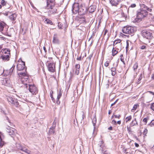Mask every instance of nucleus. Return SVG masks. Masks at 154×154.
<instances>
[{"label": "nucleus", "mask_w": 154, "mask_h": 154, "mask_svg": "<svg viewBox=\"0 0 154 154\" xmlns=\"http://www.w3.org/2000/svg\"><path fill=\"white\" fill-rule=\"evenodd\" d=\"M140 8L137 12L136 19L140 21L142 19L146 17L148 15V12H151V9L148 7L144 4L140 5Z\"/></svg>", "instance_id": "1"}, {"label": "nucleus", "mask_w": 154, "mask_h": 154, "mask_svg": "<svg viewBox=\"0 0 154 154\" xmlns=\"http://www.w3.org/2000/svg\"><path fill=\"white\" fill-rule=\"evenodd\" d=\"M141 34L143 37L147 40V42L149 43L150 42V40L152 37V31L150 30H143L141 31Z\"/></svg>", "instance_id": "2"}, {"label": "nucleus", "mask_w": 154, "mask_h": 154, "mask_svg": "<svg viewBox=\"0 0 154 154\" xmlns=\"http://www.w3.org/2000/svg\"><path fill=\"white\" fill-rule=\"evenodd\" d=\"M122 30L124 33L131 35V36L134 35V32L133 27L131 26H125L122 28Z\"/></svg>", "instance_id": "3"}, {"label": "nucleus", "mask_w": 154, "mask_h": 154, "mask_svg": "<svg viewBox=\"0 0 154 154\" xmlns=\"http://www.w3.org/2000/svg\"><path fill=\"white\" fill-rule=\"evenodd\" d=\"M145 100L146 103H148L152 101L154 96V93L151 91H147L146 93Z\"/></svg>", "instance_id": "4"}, {"label": "nucleus", "mask_w": 154, "mask_h": 154, "mask_svg": "<svg viewBox=\"0 0 154 154\" xmlns=\"http://www.w3.org/2000/svg\"><path fill=\"white\" fill-rule=\"evenodd\" d=\"M7 99L8 102H10L13 106L16 107L19 106V103L17 99L10 96L7 97Z\"/></svg>", "instance_id": "5"}, {"label": "nucleus", "mask_w": 154, "mask_h": 154, "mask_svg": "<svg viewBox=\"0 0 154 154\" xmlns=\"http://www.w3.org/2000/svg\"><path fill=\"white\" fill-rule=\"evenodd\" d=\"M29 90L30 92L33 94H36L38 92V90L37 88L34 85H29Z\"/></svg>", "instance_id": "6"}, {"label": "nucleus", "mask_w": 154, "mask_h": 154, "mask_svg": "<svg viewBox=\"0 0 154 154\" xmlns=\"http://www.w3.org/2000/svg\"><path fill=\"white\" fill-rule=\"evenodd\" d=\"M47 6L46 8L47 9H52L55 5L54 2L53 0H46Z\"/></svg>", "instance_id": "7"}, {"label": "nucleus", "mask_w": 154, "mask_h": 154, "mask_svg": "<svg viewBox=\"0 0 154 154\" xmlns=\"http://www.w3.org/2000/svg\"><path fill=\"white\" fill-rule=\"evenodd\" d=\"M79 5L78 3H75L73 4L72 9V12L74 14L78 13L79 8Z\"/></svg>", "instance_id": "8"}, {"label": "nucleus", "mask_w": 154, "mask_h": 154, "mask_svg": "<svg viewBox=\"0 0 154 154\" xmlns=\"http://www.w3.org/2000/svg\"><path fill=\"white\" fill-rule=\"evenodd\" d=\"M55 64L53 63H48L47 66L48 70L50 72H53L55 71Z\"/></svg>", "instance_id": "9"}, {"label": "nucleus", "mask_w": 154, "mask_h": 154, "mask_svg": "<svg viewBox=\"0 0 154 154\" xmlns=\"http://www.w3.org/2000/svg\"><path fill=\"white\" fill-rule=\"evenodd\" d=\"M16 131L15 129L9 126H8L6 128V131L9 133V135H14Z\"/></svg>", "instance_id": "10"}, {"label": "nucleus", "mask_w": 154, "mask_h": 154, "mask_svg": "<svg viewBox=\"0 0 154 154\" xmlns=\"http://www.w3.org/2000/svg\"><path fill=\"white\" fill-rule=\"evenodd\" d=\"M87 12V9L84 7H80L78 14L79 15H84Z\"/></svg>", "instance_id": "11"}, {"label": "nucleus", "mask_w": 154, "mask_h": 154, "mask_svg": "<svg viewBox=\"0 0 154 154\" xmlns=\"http://www.w3.org/2000/svg\"><path fill=\"white\" fill-rule=\"evenodd\" d=\"M2 83L3 85L6 86H9L11 85V82L8 78H5L2 81Z\"/></svg>", "instance_id": "12"}, {"label": "nucleus", "mask_w": 154, "mask_h": 154, "mask_svg": "<svg viewBox=\"0 0 154 154\" xmlns=\"http://www.w3.org/2000/svg\"><path fill=\"white\" fill-rule=\"evenodd\" d=\"M25 66L24 62L22 61L21 64H18L17 65V67L18 70L21 71L23 70Z\"/></svg>", "instance_id": "13"}, {"label": "nucleus", "mask_w": 154, "mask_h": 154, "mask_svg": "<svg viewBox=\"0 0 154 154\" xmlns=\"http://www.w3.org/2000/svg\"><path fill=\"white\" fill-rule=\"evenodd\" d=\"M5 24L3 22H0V32L5 34L6 33V29H4Z\"/></svg>", "instance_id": "14"}, {"label": "nucleus", "mask_w": 154, "mask_h": 154, "mask_svg": "<svg viewBox=\"0 0 154 154\" xmlns=\"http://www.w3.org/2000/svg\"><path fill=\"white\" fill-rule=\"evenodd\" d=\"M98 145L100 146V151L103 152L105 150V148L106 147L103 144V142L102 140L99 142Z\"/></svg>", "instance_id": "15"}, {"label": "nucleus", "mask_w": 154, "mask_h": 154, "mask_svg": "<svg viewBox=\"0 0 154 154\" xmlns=\"http://www.w3.org/2000/svg\"><path fill=\"white\" fill-rule=\"evenodd\" d=\"M121 1V0H110V2L112 6H116Z\"/></svg>", "instance_id": "16"}, {"label": "nucleus", "mask_w": 154, "mask_h": 154, "mask_svg": "<svg viewBox=\"0 0 154 154\" xmlns=\"http://www.w3.org/2000/svg\"><path fill=\"white\" fill-rule=\"evenodd\" d=\"M10 55H8V54H3L0 57L2 58L3 60L4 61H8L9 60L10 58Z\"/></svg>", "instance_id": "17"}, {"label": "nucleus", "mask_w": 154, "mask_h": 154, "mask_svg": "<svg viewBox=\"0 0 154 154\" xmlns=\"http://www.w3.org/2000/svg\"><path fill=\"white\" fill-rule=\"evenodd\" d=\"M75 73L77 75H78L79 73V70L80 69V65L77 64L75 65Z\"/></svg>", "instance_id": "18"}, {"label": "nucleus", "mask_w": 154, "mask_h": 154, "mask_svg": "<svg viewBox=\"0 0 154 154\" xmlns=\"http://www.w3.org/2000/svg\"><path fill=\"white\" fill-rule=\"evenodd\" d=\"M57 34H54V36L53 37V39L52 41L53 43L55 44H59V41L58 38H57Z\"/></svg>", "instance_id": "19"}, {"label": "nucleus", "mask_w": 154, "mask_h": 154, "mask_svg": "<svg viewBox=\"0 0 154 154\" xmlns=\"http://www.w3.org/2000/svg\"><path fill=\"white\" fill-rule=\"evenodd\" d=\"M96 8V6L95 5H91L88 8L89 12L91 13H93L95 11Z\"/></svg>", "instance_id": "20"}, {"label": "nucleus", "mask_w": 154, "mask_h": 154, "mask_svg": "<svg viewBox=\"0 0 154 154\" xmlns=\"http://www.w3.org/2000/svg\"><path fill=\"white\" fill-rule=\"evenodd\" d=\"M62 96V93L61 90H60L59 91L57 92V103L58 104L60 103V101H59V99Z\"/></svg>", "instance_id": "21"}, {"label": "nucleus", "mask_w": 154, "mask_h": 154, "mask_svg": "<svg viewBox=\"0 0 154 154\" xmlns=\"http://www.w3.org/2000/svg\"><path fill=\"white\" fill-rule=\"evenodd\" d=\"M1 52L5 55H10V50L8 49L5 48L2 50Z\"/></svg>", "instance_id": "22"}, {"label": "nucleus", "mask_w": 154, "mask_h": 154, "mask_svg": "<svg viewBox=\"0 0 154 154\" xmlns=\"http://www.w3.org/2000/svg\"><path fill=\"white\" fill-rule=\"evenodd\" d=\"M135 10L134 8L129 7L128 10V12L130 15H132L134 12Z\"/></svg>", "instance_id": "23"}, {"label": "nucleus", "mask_w": 154, "mask_h": 154, "mask_svg": "<svg viewBox=\"0 0 154 154\" xmlns=\"http://www.w3.org/2000/svg\"><path fill=\"white\" fill-rule=\"evenodd\" d=\"M78 20L79 21L80 23H85V19L84 17H79Z\"/></svg>", "instance_id": "24"}, {"label": "nucleus", "mask_w": 154, "mask_h": 154, "mask_svg": "<svg viewBox=\"0 0 154 154\" xmlns=\"http://www.w3.org/2000/svg\"><path fill=\"white\" fill-rule=\"evenodd\" d=\"M17 17L16 15L14 13L11 14L10 17V19L11 20H14L16 19Z\"/></svg>", "instance_id": "25"}, {"label": "nucleus", "mask_w": 154, "mask_h": 154, "mask_svg": "<svg viewBox=\"0 0 154 154\" xmlns=\"http://www.w3.org/2000/svg\"><path fill=\"white\" fill-rule=\"evenodd\" d=\"M21 151H23L28 154H30L31 151L28 149H26L24 147H23Z\"/></svg>", "instance_id": "26"}, {"label": "nucleus", "mask_w": 154, "mask_h": 154, "mask_svg": "<svg viewBox=\"0 0 154 154\" xmlns=\"http://www.w3.org/2000/svg\"><path fill=\"white\" fill-rule=\"evenodd\" d=\"M16 148L19 150H21L23 147L21 146V145L19 143H17L16 144Z\"/></svg>", "instance_id": "27"}, {"label": "nucleus", "mask_w": 154, "mask_h": 154, "mask_svg": "<svg viewBox=\"0 0 154 154\" xmlns=\"http://www.w3.org/2000/svg\"><path fill=\"white\" fill-rule=\"evenodd\" d=\"M44 22L46 23L49 24L51 25L53 24L52 21L49 19H48V18H46L45 19V20L44 21Z\"/></svg>", "instance_id": "28"}, {"label": "nucleus", "mask_w": 154, "mask_h": 154, "mask_svg": "<svg viewBox=\"0 0 154 154\" xmlns=\"http://www.w3.org/2000/svg\"><path fill=\"white\" fill-rule=\"evenodd\" d=\"M116 68L115 67H112L111 68V74L112 76H114L116 74Z\"/></svg>", "instance_id": "29"}, {"label": "nucleus", "mask_w": 154, "mask_h": 154, "mask_svg": "<svg viewBox=\"0 0 154 154\" xmlns=\"http://www.w3.org/2000/svg\"><path fill=\"white\" fill-rule=\"evenodd\" d=\"M112 55L114 56L118 53V52L117 51H116V49H115L113 47L112 48Z\"/></svg>", "instance_id": "30"}, {"label": "nucleus", "mask_w": 154, "mask_h": 154, "mask_svg": "<svg viewBox=\"0 0 154 154\" xmlns=\"http://www.w3.org/2000/svg\"><path fill=\"white\" fill-rule=\"evenodd\" d=\"M92 122L93 124V125L94 126V128H95V126L96 123V118L95 116H94V118H93Z\"/></svg>", "instance_id": "31"}, {"label": "nucleus", "mask_w": 154, "mask_h": 154, "mask_svg": "<svg viewBox=\"0 0 154 154\" xmlns=\"http://www.w3.org/2000/svg\"><path fill=\"white\" fill-rule=\"evenodd\" d=\"M121 42V41L120 39H118L117 40H115L113 43V46H114V45H118V44H120V43Z\"/></svg>", "instance_id": "32"}, {"label": "nucleus", "mask_w": 154, "mask_h": 154, "mask_svg": "<svg viewBox=\"0 0 154 154\" xmlns=\"http://www.w3.org/2000/svg\"><path fill=\"white\" fill-rule=\"evenodd\" d=\"M131 123H132V126H133L134 125H135L138 124L137 123L136 121V118H135L134 120L132 121L131 122Z\"/></svg>", "instance_id": "33"}, {"label": "nucleus", "mask_w": 154, "mask_h": 154, "mask_svg": "<svg viewBox=\"0 0 154 154\" xmlns=\"http://www.w3.org/2000/svg\"><path fill=\"white\" fill-rule=\"evenodd\" d=\"M5 143L3 140V139H1V140H0V147H2V146L5 145Z\"/></svg>", "instance_id": "34"}, {"label": "nucleus", "mask_w": 154, "mask_h": 154, "mask_svg": "<svg viewBox=\"0 0 154 154\" xmlns=\"http://www.w3.org/2000/svg\"><path fill=\"white\" fill-rule=\"evenodd\" d=\"M122 43L118 44L116 46L115 48L116 50H119L121 49Z\"/></svg>", "instance_id": "35"}, {"label": "nucleus", "mask_w": 154, "mask_h": 154, "mask_svg": "<svg viewBox=\"0 0 154 154\" xmlns=\"http://www.w3.org/2000/svg\"><path fill=\"white\" fill-rule=\"evenodd\" d=\"M82 118L81 119V122H82V120H83L84 118L85 117V114L84 113L83 111H82Z\"/></svg>", "instance_id": "36"}, {"label": "nucleus", "mask_w": 154, "mask_h": 154, "mask_svg": "<svg viewBox=\"0 0 154 154\" xmlns=\"http://www.w3.org/2000/svg\"><path fill=\"white\" fill-rule=\"evenodd\" d=\"M138 67V63H136L133 66L134 70V71H135Z\"/></svg>", "instance_id": "37"}, {"label": "nucleus", "mask_w": 154, "mask_h": 154, "mask_svg": "<svg viewBox=\"0 0 154 154\" xmlns=\"http://www.w3.org/2000/svg\"><path fill=\"white\" fill-rule=\"evenodd\" d=\"M56 121L55 120H54L52 126L51 127V128L55 129L56 126Z\"/></svg>", "instance_id": "38"}, {"label": "nucleus", "mask_w": 154, "mask_h": 154, "mask_svg": "<svg viewBox=\"0 0 154 154\" xmlns=\"http://www.w3.org/2000/svg\"><path fill=\"white\" fill-rule=\"evenodd\" d=\"M26 73L24 72H20L18 73V75L20 77L21 76V77H24L25 75H26Z\"/></svg>", "instance_id": "39"}, {"label": "nucleus", "mask_w": 154, "mask_h": 154, "mask_svg": "<svg viewBox=\"0 0 154 154\" xmlns=\"http://www.w3.org/2000/svg\"><path fill=\"white\" fill-rule=\"evenodd\" d=\"M29 76L28 75L26 74V75H25L24 77H22V79H24L25 80V81H26L27 80H28L29 79Z\"/></svg>", "instance_id": "40"}, {"label": "nucleus", "mask_w": 154, "mask_h": 154, "mask_svg": "<svg viewBox=\"0 0 154 154\" xmlns=\"http://www.w3.org/2000/svg\"><path fill=\"white\" fill-rule=\"evenodd\" d=\"M54 129L53 128H50L49 130L48 131V133L50 134H51L53 133H54Z\"/></svg>", "instance_id": "41"}, {"label": "nucleus", "mask_w": 154, "mask_h": 154, "mask_svg": "<svg viewBox=\"0 0 154 154\" xmlns=\"http://www.w3.org/2000/svg\"><path fill=\"white\" fill-rule=\"evenodd\" d=\"M131 119V116H129L127 117L125 119L126 122H128L130 121Z\"/></svg>", "instance_id": "42"}, {"label": "nucleus", "mask_w": 154, "mask_h": 154, "mask_svg": "<svg viewBox=\"0 0 154 154\" xmlns=\"http://www.w3.org/2000/svg\"><path fill=\"white\" fill-rule=\"evenodd\" d=\"M138 106V105L137 104H135L133 107V109H131L132 112H134V110H135L137 109V106Z\"/></svg>", "instance_id": "43"}, {"label": "nucleus", "mask_w": 154, "mask_h": 154, "mask_svg": "<svg viewBox=\"0 0 154 154\" xmlns=\"http://www.w3.org/2000/svg\"><path fill=\"white\" fill-rule=\"evenodd\" d=\"M148 119V117L145 118L143 119V122L144 123L145 125H146Z\"/></svg>", "instance_id": "44"}, {"label": "nucleus", "mask_w": 154, "mask_h": 154, "mask_svg": "<svg viewBox=\"0 0 154 154\" xmlns=\"http://www.w3.org/2000/svg\"><path fill=\"white\" fill-rule=\"evenodd\" d=\"M148 125L151 127L154 126V120H152L149 124H148Z\"/></svg>", "instance_id": "45"}, {"label": "nucleus", "mask_w": 154, "mask_h": 154, "mask_svg": "<svg viewBox=\"0 0 154 154\" xmlns=\"http://www.w3.org/2000/svg\"><path fill=\"white\" fill-rule=\"evenodd\" d=\"M6 3L7 2L4 0H2L1 1V4L3 6L6 5Z\"/></svg>", "instance_id": "46"}, {"label": "nucleus", "mask_w": 154, "mask_h": 154, "mask_svg": "<svg viewBox=\"0 0 154 154\" xmlns=\"http://www.w3.org/2000/svg\"><path fill=\"white\" fill-rule=\"evenodd\" d=\"M105 149L106 148H105V150L103 151V152H102V153H103V154H110L108 151L105 150Z\"/></svg>", "instance_id": "47"}, {"label": "nucleus", "mask_w": 154, "mask_h": 154, "mask_svg": "<svg viewBox=\"0 0 154 154\" xmlns=\"http://www.w3.org/2000/svg\"><path fill=\"white\" fill-rule=\"evenodd\" d=\"M141 79L142 76H140L137 82V84H139L140 83V81L141 80Z\"/></svg>", "instance_id": "48"}, {"label": "nucleus", "mask_w": 154, "mask_h": 154, "mask_svg": "<svg viewBox=\"0 0 154 154\" xmlns=\"http://www.w3.org/2000/svg\"><path fill=\"white\" fill-rule=\"evenodd\" d=\"M136 7V5L135 4H133L131 5L129 7L134 8Z\"/></svg>", "instance_id": "49"}, {"label": "nucleus", "mask_w": 154, "mask_h": 154, "mask_svg": "<svg viewBox=\"0 0 154 154\" xmlns=\"http://www.w3.org/2000/svg\"><path fill=\"white\" fill-rule=\"evenodd\" d=\"M148 130L146 128H145L144 130L143 134L145 136H146V134L147 133Z\"/></svg>", "instance_id": "50"}, {"label": "nucleus", "mask_w": 154, "mask_h": 154, "mask_svg": "<svg viewBox=\"0 0 154 154\" xmlns=\"http://www.w3.org/2000/svg\"><path fill=\"white\" fill-rule=\"evenodd\" d=\"M127 45L126 47V51H127L129 47V43L128 41H127L126 42Z\"/></svg>", "instance_id": "51"}, {"label": "nucleus", "mask_w": 154, "mask_h": 154, "mask_svg": "<svg viewBox=\"0 0 154 154\" xmlns=\"http://www.w3.org/2000/svg\"><path fill=\"white\" fill-rule=\"evenodd\" d=\"M114 116L115 117V118H118V119H119L121 117V115H114Z\"/></svg>", "instance_id": "52"}, {"label": "nucleus", "mask_w": 154, "mask_h": 154, "mask_svg": "<svg viewBox=\"0 0 154 154\" xmlns=\"http://www.w3.org/2000/svg\"><path fill=\"white\" fill-rule=\"evenodd\" d=\"M150 108L154 111V103L151 104Z\"/></svg>", "instance_id": "53"}, {"label": "nucleus", "mask_w": 154, "mask_h": 154, "mask_svg": "<svg viewBox=\"0 0 154 154\" xmlns=\"http://www.w3.org/2000/svg\"><path fill=\"white\" fill-rule=\"evenodd\" d=\"M58 26L59 28L60 29H62V25L61 24V23H58Z\"/></svg>", "instance_id": "54"}, {"label": "nucleus", "mask_w": 154, "mask_h": 154, "mask_svg": "<svg viewBox=\"0 0 154 154\" xmlns=\"http://www.w3.org/2000/svg\"><path fill=\"white\" fill-rule=\"evenodd\" d=\"M120 60L121 61H123L124 60V58H123V54H121L120 56Z\"/></svg>", "instance_id": "55"}, {"label": "nucleus", "mask_w": 154, "mask_h": 154, "mask_svg": "<svg viewBox=\"0 0 154 154\" xmlns=\"http://www.w3.org/2000/svg\"><path fill=\"white\" fill-rule=\"evenodd\" d=\"M93 55V54H91L87 58L89 60H90L91 59V58Z\"/></svg>", "instance_id": "56"}, {"label": "nucleus", "mask_w": 154, "mask_h": 154, "mask_svg": "<svg viewBox=\"0 0 154 154\" xmlns=\"http://www.w3.org/2000/svg\"><path fill=\"white\" fill-rule=\"evenodd\" d=\"M109 63L108 61L104 63V66H106V67L108 66H109Z\"/></svg>", "instance_id": "57"}, {"label": "nucleus", "mask_w": 154, "mask_h": 154, "mask_svg": "<svg viewBox=\"0 0 154 154\" xmlns=\"http://www.w3.org/2000/svg\"><path fill=\"white\" fill-rule=\"evenodd\" d=\"M140 48L141 49H145L146 48V46L145 45H143L142 46H141L140 47Z\"/></svg>", "instance_id": "58"}, {"label": "nucleus", "mask_w": 154, "mask_h": 154, "mask_svg": "<svg viewBox=\"0 0 154 154\" xmlns=\"http://www.w3.org/2000/svg\"><path fill=\"white\" fill-rule=\"evenodd\" d=\"M118 99H117L111 105V106H113L116 103V102H117V101H118Z\"/></svg>", "instance_id": "59"}, {"label": "nucleus", "mask_w": 154, "mask_h": 154, "mask_svg": "<svg viewBox=\"0 0 154 154\" xmlns=\"http://www.w3.org/2000/svg\"><path fill=\"white\" fill-rule=\"evenodd\" d=\"M104 30V35H106V34L108 30L106 29H105Z\"/></svg>", "instance_id": "60"}, {"label": "nucleus", "mask_w": 154, "mask_h": 154, "mask_svg": "<svg viewBox=\"0 0 154 154\" xmlns=\"http://www.w3.org/2000/svg\"><path fill=\"white\" fill-rule=\"evenodd\" d=\"M112 122L114 123L115 125L116 124V122L114 119H113L112 121Z\"/></svg>", "instance_id": "61"}, {"label": "nucleus", "mask_w": 154, "mask_h": 154, "mask_svg": "<svg viewBox=\"0 0 154 154\" xmlns=\"http://www.w3.org/2000/svg\"><path fill=\"white\" fill-rule=\"evenodd\" d=\"M43 49L45 51V53H46L47 52V51L46 50V48L45 46H44L43 47Z\"/></svg>", "instance_id": "62"}, {"label": "nucleus", "mask_w": 154, "mask_h": 154, "mask_svg": "<svg viewBox=\"0 0 154 154\" xmlns=\"http://www.w3.org/2000/svg\"><path fill=\"white\" fill-rule=\"evenodd\" d=\"M135 145L136 147H138L139 146V145L137 143H135Z\"/></svg>", "instance_id": "63"}, {"label": "nucleus", "mask_w": 154, "mask_h": 154, "mask_svg": "<svg viewBox=\"0 0 154 154\" xmlns=\"http://www.w3.org/2000/svg\"><path fill=\"white\" fill-rule=\"evenodd\" d=\"M152 78L154 80V73L152 74Z\"/></svg>", "instance_id": "64"}]
</instances>
